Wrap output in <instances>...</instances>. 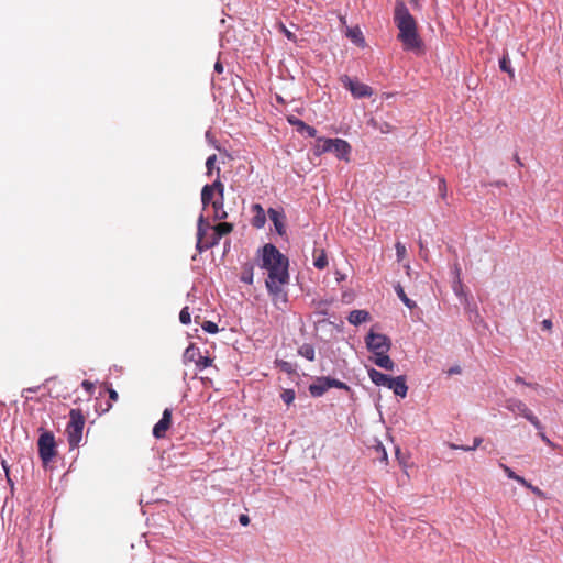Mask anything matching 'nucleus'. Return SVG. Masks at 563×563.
Wrapping results in <instances>:
<instances>
[{
    "mask_svg": "<svg viewBox=\"0 0 563 563\" xmlns=\"http://www.w3.org/2000/svg\"><path fill=\"white\" fill-rule=\"evenodd\" d=\"M498 466L504 471V473L506 474V476L510 479H514L516 481L517 477L519 476L518 474H516L508 465L499 462L498 463Z\"/></svg>",
    "mask_w": 563,
    "mask_h": 563,
    "instance_id": "42",
    "label": "nucleus"
},
{
    "mask_svg": "<svg viewBox=\"0 0 563 563\" xmlns=\"http://www.w3.org/2000/svg\"><path fill=\"white\" fill-rule=\"evenodd\" d=\"M200 355V349L191 343L184 352V361L196 363Z\"/></svg>",
    "mask_w": 563,
    "mask_h": 563,
    "instance_id": "27",
    "label": "nucleus"
},
{
    "mask_svg": "<svg viewBox=\"0 0 563 563\" xmlns=\"http://www.w3.org/2000/svg\"><path fill=\"white\" fill-rule=\"evenodd\" d=\"M280 368H282V371H284L287 374H292V372H294L292 365L286 361L280 362Z\"/></svg>",
    "mask_w": 563,
    "mask_h": 563,
    "instance_id": "46",
    "label": "nucleus"
},
{
    "mask_svg": "<svg viewBox=\"0 0 563 563\" xmlns=\"http://www.w3.org/2000/svg\"><path fill=\"white\" fill-rule=\"evenodd\" d=\"M212 362H213V358H211L210 356H202V355H200L197 358V362L195 363V365H196V368L198 371H202V369L211 366Z\"/></svg>",
    "mask_w": 563,
    "mask_h": 563,
    "instance_id": "35",
    "label": "nucleus"
},
{
    "mask_svg": "<svg viewBox=\"0 0 563 563\" xmlns=\"http://www.w3.org/2000/svg\"><path fill=\"white\" fill-rule=\"evenodd\" d=\"M206 139L209 143H211L217 150H220V147L216 144L217 141L213 139L212 134L210 131H207L206 132Z\"/></svg>",
    "mask_w": 563,
    "mask_h": 563,
    "instance_id": "51",
    "label": "nucleus"
},
{
    "mask_svg": "<svg viewBox=\"0 0 563 563\" xmlns=\"http://www.w3.org/2000/svg\"><path fill=\"white\" fill-rule=\"evenodd\" d=\"M541 325L543 329L545 330H551L552 329V321L550 319H544L542 322H541Z\"/></svg>",
    "mask_w": 563,
    "mask_h": 563,
    "instance_id": "55",
    "label": "nucleus"
},
{
    "mask_svg": "<svg viewBox=\"0 0 563 563\" xmlns=\"http://www.w3.org/2000/svg\"><path fill=\"white\" fill-rule=\"evenodd\" d=\"M328 256L323 249H314L313 251V266L317 269H324L328 266Z\"/></svg>",
    "mask_w": 563,
    "mask_h": 563,
    "instance_id": "25",
    "label": "nucleus"
},
{
    "mask_svg": "<svg viewBox=\"0 0 563 563\" xmlns=\"http://www.w3.org/2000/svg\"><path fill=\"white\" fill-rule=\"evenodd\" d=\"M515 161H516V163H517L519 166H522V163H521V161H520V158H519L518 154H515Z\"/></svg>",
    "mask_w": 563,
    "mask_h": 563,
    "instance_id": "61",
    "label": "nucleus"
},
{
    "mask_svg": "<svg viewBox=\"0 0 563 563\" xmlns=\"http://www.w3.org/2000/svg\"><path fill=\"white\" fill-rule=\"evenodd\" d=\"M340 80L343 87L356 99L368 98L374 93L371 86L360 82L357 79H353L347 75L341 76Z\"/></svg>",
    "mask_w": 563,
    "mask_h": 563,
    "instance_id": "7",
    "label": "nucleus"
},
{
    "mask_svg": "<svg viewBox=\"0 0 563 563\" xmlns=\"http://www.w3.org/2000/svg\"><path fill=\"white\" fill-rule=\"evenodd\" d=\"M239 521L242 526H247L250 523V518L246 515H241Z\"/></svg>",
    "mask_w": 563,
    "mask_h": 563,
    "instance_id": "56",
    "label": "nucleus"
},
{
    "mask_svg": "<svg viewBox=\"0 0 563 563\" xmlns=\"http://www.w3.org/2000/svg\"><path fill=\"white\" fill-rule=\"evenodd\" d=\"M331 142L332 139L323 137V136H316V143L312 147L313 154L316 156H321L325 153L331 152Z\"/></svg>",
    "mask_w": 563,
    "mask_h": 563,
    "instance_id": "19",
    "label": "nucleus"
},
{
    "mask_svg": "<svg viewBox=\"0 0 563 563\" xmlns=\"http://www.w3.org/2000/svg\"><path fill=\"white\" fill-rule=\"evenodd\" d=\"M85 416L80 409H71L69 412V421L66 427L67 441L71 449L77 448L82 439V430L85 427Z\"/></svg>",
    "mask_w": 563,
    "mask_h": 563,
    "instance_id": "3",
    "label": "nucleus"
},
{
    "mask_svg": "<svg viewBox=\"0 0 563 563\" xmlns=\"http://www.w3.org/2000/svg\"><path fill=\"white\" fill-rule=\"evenodd\" d=\"M267 216L274 224L278 235H286V214L283 208H268Z\"/></svg>",
    "mask_w": 563,
    "mask_h": 563,
    "instance_id": "12",
    "label": "nucleus"
},
{
    "mask_svg": "<svg viewBox=\"0 0 563 563\" xmlns=\"http://www.w3.org/2000/svg\"><path fill=\"white\" fill-rule=\"evenodd\" d=\"M214 71L218 73V74H222L223 73V64L221 63L220 59H218L214 64Z\"/></svg>",
    "mask_w": 563,
    "mask_h": 563,
    "instance_id": "53",
    "label": "nucleus"
},
{
    "mask_svg": "<svg viewBox=\"0 0 563 563\" xmlns=\"http://www.w3.org/2000/svg\"><path fill=\"white\" fill-rule=\"evenodd\" d=\"M465 313L467 314L468 321L475 327H485L484 319L479 313L477 303L471 296H465V300L462 301Z\"/></svg>",
    "mask_w": 563,
    "mask_h": 563,
    "instance_id": "10",
    "label": "nucleus"
},
{
    "mask_svg": "<svg viewBox=\"0 0 563 563\" xmlns=\"http://www.w3.org/2000/svg\"><path fill=\"white\" fill-rule=\"evenodd\" d=\"M395 249H396V255H397V258H398L399 261H401V260L405 257L406 252H407L406 246H405L402 243L397 242V243L395 244Z\"/></svg>",
    "mask_w": 563,
    "mask_h": 563,
    "instance_id": "44",
    "label": "nucleus"
},
{
    "mask_svg": "<svg viewBox=\"0 0 563 563\" xmlns=\"http://www.w3.org/2000/svg\"><path fill=\"white\" fill-rule=\"evenodd\" d=\"M81 386L82 388L88 393V394H92L93 389H95V385L93 383L89 382V380H84L81 383Z\"/></svg>",
    "mask_w": 563,
    "mask_h": 563,
    "instance_id": "48",
    "label": "nucleus"
},
{
    "mask_svg": "<svg viewBox=\"0 0 563 563\" xmlns=\"http://www.w3.org/2000/svg\"><path fill=\"white\" fill-rule=\"evenodd\" d=\"M240 282L247 284V285L253 284V282H254V263L252 261H247L242 264Z\"/></svg>",
    "mask_w": 563,
    "mask_h": 563,
    "instance_id": "22",
    "label": "nucleus"
},
{
    "mask_svg": "<svg viewBox=\"0 0 563 563\" xmlns=\"http://www.w3.org/2000/svg\"><path fill=\"white\" fill-rule=\"evenodd\" d=\"M37 446L38 455L43 464L46 466L57 453L54 434L49 431L42 432L37 441Z\"/></svg>",
    "mask_w": 563,
    "mask_h": 563,
    "instance_id": "5",
    "label": "nucleus"
},
{
    "mask_svg": "<svg viewBox=\"0 0 563 563\" xmlns=\"http://www.w3.org/2000/svg\"><path fill=\"white\" fill-rule=\"evenodd\" d=\"M220 168L217 167V179L212 183V184H207L210 188H211V191L212 192H217L218 194V197L217 198H224V185L222 184L221 179H220Z\"/></svg>",
    "mask_w": 563,
    "mask_h": 563,
    "instance_id": "29",
    "label": "nucleus"
},
{
    "mask_svg": "<svg viewBox=\"0 0 563 563\" xmlns=\"http://www.w3.org/2000/svg\"><path fill=\"white\" fill-rule=\"evenodd\" d=\"M394 22L399 30L398 41L405 51H421L423 42L419 36L417 22L402 0H396L394 9Z\"/></svg>",
    "mask_w": 563,
    "mask_h": 563,
    "instance_id": "2",
    "label": "nucleus"
},
{
    "mask_svg": "<svg viewBox=\"0 0 563 563\" xmlns=\"http://www.w3.org/2000/svg\"><path fill=\"white\" fill-rule=\"evenodd\" d=\"M368 373V376L371 378V380L376 385V386H384V387H388L389 386V383L391 380V376L387 375V374H384L375 368H368L367 371Z\"/></svg>",
    "mask_w": 563,
    "mask_h": 563,
    "instance_id": "18",
    "label": "nucleus"
},
{
    "mask_svg": "<svg viewBox=\"0 0 563 563\" xmlns=\"http://www.w3.org/2000/svg\"><path fill=\"white\" fill-rule=\"evenodd\" d=\"M374 452L375 460L379 461L380 463L387 464L388 454L385 446L380 442H378V444L374 446Z\"/></svg>",
    "mask_w": 563,
    "mask_h": 563,
    "instance_id": "34",
    "label": "nucleus"
},
{
    "mask_svg": "<svg viewBox=\"0 0 563 563\" xmlns=\"http://www.w3.org/2000/svg\"><path fill=\"white\" fill-rule=\"evenodd\" d=\"M391 119L393 115L389 113L376 112L368 119L367 125L379 131L382 134H388L395 130V124Z\"/></svg>",
    "mask_w": 563,
    "mask_h": 563,
    "instance_id": "8",
    "label": "nucleus"
},
{
    "mask_svg": "<svg viewBox=\"0 0 563 563\" xmlns=\"http://www.w3.org/2000/svg\"><path fill=\"white\" fill-rule=\"evenodd\" d=\"M211 229V224L209 221L205 218V216L201 213L197 221V243H196V250L199 253H202L207 251L208 249H205L203 245H206V239L210 236L208 232Z\"/></svg>",
    "mask_w": 563,
    "mask_h": 563,
    "instance_id": "11",
    "label": "nucleus"
},
{
    "mask_svg": "<svg viewBox=\"0 0 563 563\" xmlns=\"http://www.w3.org/2000/svg\"><path fill=\"white\" fill-rule=\"evenodd\" d=\"M172 413L173 411L170 408L164 409L162 418L153 428L152 433L155 439H163L166 437V432L172 426Z\"/></svg>",
    "mask_w": 563,
    "mask_h": 563,
    "instance_id": "13",
    "label": "nucleus"
},
{
    "mask_svg": "<svg viewBox=\"0 0 563 563\" xmlns=\"http://www.w3.org/2000/svg\"><path fill=\"white\" fill-rule=\"evenodd\" d=\"M258 265L267 271L265 287L272 299L277 305L287 303L288 294L284 286L289 283V258L283 254L274 244L267 243L257 250Z\"/></svg>",
    "mask_w": 563,
    "mask_h": 563,
    "instance_id": "1",
    "label": "nucleus"
},
{
    "mask_svg": "<svg viewBox=\"0 0 563 563\" xmlns=\"http://www.w3.org/2000/svg\"><path fill=\"white\" fill-rule=\"evenodd\" d=\"M283 32L285 34V36L290 40V41H296V36L292 32L288 31L284 25H283Z\"/></svg>",
    "mask_w": 563,
    "mask_h": 563,
    "instance_id": "52",
    "label": "nucleus"
},
{
    "mask_svg": "<svg viewBox=\"0 0 563 563\" xmlns=\"http://www.w3.org/2000/svg\"><path fill=\"white\" fill-rule=\"evenodd\" d=\"M346 34L354 44L362 47L365 45V38L358 27L347 29Z\"/></svg>",
    "mask_w": 563,
    "mask_h": 563,
    "instance_id": "31",
    "label": "nucleus"
},
{
    "mask_svg": "<svg viewBox=\"0 0 563 563\" xmlns=\"http://www.w3.org/2000/svg\"><path fill=\"white\" fill-rule=\"evenodd\" d=\"M449 448L452 450H462V451H465V449H470L468 445H457L455 443H449Z\"/></svg>",
    "mask_w": 563,
    "mask_h": 563,
    "instance_id": "54",
    "label": "nucleus"
},
{
    "mask_svg": "<svg viewBox=\"0 0 563 563\" xmlns=\"http://www.w3.org/2000/svg\"><path fill=\"white\" fill-rule=\"evenodd\" d=\"M213 197L214 192L211 191L208 185H205L201 189V205L203 210L207 209L209 205L212 206Z\"/></svg>",
    "mask_w": 563,
    "mask_h": 563,
    "instance_id": "28",
    "label": "nucleus"
},
{
    "mask_svg": "<svg viewBox=\"0 0 563 563\" xmlns=\"http://www.w3.org/2000/svg\"><path fill=\"white\" fill-rule=\"evenodd\" d=\"M216 161H217V155L216 154H212V155H210L207 158V161H206V169H207L206 174H207V176H211L213 170L217 169V167L214 165Z\"/></svg>",
    "mask_w": 563,
    "mask_h": 563,
    "instance_id": "39",
    "label": "nucleus"
},
{
    "mask_svg": "<svg viewBox=\"0 0 563 563\" xmlns=\"http://www.w3.org/2000/svg\"><path fill=\"white\" fill-rule=\"evenodd\" d=\"M453 273H454L455 279L461 278V268H460L459 264L454 265Z\"/></svg>",
    "mask_w": 563,
    "mask_h": 563,
    "instance_id": "58",
    "label": "nucleus"
},
{
    "mask_svg": "<svg viewBox=\"0 0 563 563\" xmlns=\"http://www.w3.org/2000/svg\"><path fill=\"white\" fill-rule=\"evenodd\" d=\"M288 122L292 126H296L297 132H299L300 134H306L308 137H316L317 129L307 124L302 120L295 117H290L288 118Z\"/></svg>",
    "mask_w": 563,
    "mask_h": 563,
    "instance_id": "16",
    "label": "nucleus"
},
{
    "mask_svg": "<svg viewBox=\"0 0 563 563\" xmlns=\"http://www.w3.org/2000/svg\"><path fill=\"white\" fill-rule=\"evenodd\" d=\"M537 497L539 498H545V494L543 490H541L539 487L533 486L531 484V487L529 488Z\"/></svg>",
    "mask_w": 563,
    "mask_h": 563,
    "instance_id": "49",
    "label": "nucleus"
},
{
    "mask_svg": "<svg viewBox=\"0 0 563 563\" xmlns=\"http://www.w3.org/2000/svg\"><path fill=\"white\" fill-rule=\"evenodd\" d=\"M233 230V225L229 222H222L217 225H211L210 231L211 234L209 238L206 239V245H203L205 249H211L216 246L222 236L229 234Z\"/></svg>",
    "mask_w": 563,
    "mask_h": 563,
    "instance_id": "9",
    "label": "nucleus"
},
{
    "mask_svg": "<svg viewBox=\"0 0 563 563\" xmlns=\"http://www.w3.org/2000/svg\"><path fill=\"white\" fill-rule=\"evenodd\" d=\"M516 482L528 489L531 487V483H529L525 477H522L520 475L517 477Z\"/></svg>",
    "mask_w": 563,
    "mask_h": 563,
    "instance_id": "50",
    "label": "nucleus"
},
{
    "mask_svg": "<svg viewBox=\"0 0 563 563\" xmlns=\"http://www.w3.org/2000/svg\"><path fill=\"white\" fill-rule=\"evenodd\" d=\"M499 68L501 71L507 73L510 78L515 77V70L511 67V62L507 53L499 59Z\"/></svg>",
    "mask_w": 563,
    "mask_h": 563,
    "instance_id": "32",
    "label": "nucleus"
},
{
    "mask_svg": "<svg viewBox=\"0 0 563 563\" xmlns=\"http://www.w3.org/2000/svg\"><path fill=\"white\" fill-rule=\"evenodd\" d=\"M252 209L254 211L252 225L257 229L263 228L266 223V212L264 208L260 203H255L253 205Z\"/></svg>",
    "mask_w": 563,
    "mask_h": 563,
    "instance_id": "20",
    "label": "nucleus"
},
{
    "mask_svg": "<svg viewBox=\"0 0 563 563\" xmlns=\"http://www.w3.org/2000/svg\"><path fill=\"white\" fill-rule=\"evenodd\" d=\"M483 442V438L481 437H475L474 440H473V444L470 445V449H465V452H468V451H474L475 449H477Z\"/></svg>",
    "mask_w": 563,
    "mask_h": 563,
    "instance_id": "47",
    "label": "nucleus"
},
{
    "mask_svg": "<svg viewBox=\"0 0 563 563\" xmlns=\"http://www.w3.org/2000/svg\"><path fill=\"white\" fill-rule=\"evenodd\" d=\"M280 398L286 405H290L294 402L296 398V393L294 389H284L280 394Z\"/></svg>",
    "mask_w": 563,
    "mask_h": 563,
    "instance_id": "38",
    "label": "nucleus"
},
{
    "mask_svg": "<svg viewBox=\"0 0 563 563\" xmlns=\"http://www.w3.org/2000/svg\"><path fill=\"white\" fill-rule=\"evenodd\" d=\"M325 378H327V385L329 386V389L338 388V389H343L347 393L352 391L351 387L347 384H345L344 382H341V380L330 377V376H325Z\"/></svg>",
    "mask_w": 563,
    "mask_h": 563,
    "instance_id": "33",
    "label": "nucleus"
},
{
    "mask_svg": "<svg viewBox=\"0 0 563 563\" xmlns=\"http://www.w3.org/2000/svg\"><path fill=\"white\" fill-rule=\"evenodd\" d=\"M452 289L457 297H463V300H465V296H468L467 294L464 292V286L461 278L454 279Z\"/></svg>",
    "mask_w": 563,
    "mask_h": 563,
    "instance_id": "36",
    "label": "nucleus"
},
{
    "mask_svg": "<svg viewBox=\"0 0 563 563\" xmlns=\"http://www.w3.org/2000/svg\"><path fill=\"white\" fill-rule=\"evenodd\" d=\"M505 408L512 412L518 413L525 419H527L536 429H541L540 419L532 412L531 409L520 399L518 398H508L505 401Z\"/></svg>",
    "mask_w": 563,
    "mask_h": 563,
    "instance_id": "4",
    "label": "nucleus"
},
{
    "mask_svg": "<svg viewBox=\"0 0 563 563\" xmlns=\"http://www.w3.org/2000/svg\"><path fill=\"white\" fill-rule=\"evenodd\" d=\"M201 328L203 331H206L207 333H210V334H216L219 332L218 324L214 323L213 321H205L201 324Z\"/></svg>",
    "mask_w": 563,
    "mask_h": 563,
    "instance_id": "40",
    "label": "nucleus"
},
{
    "mask_svg": "<svg viewBox=\"0 0 563 563\" xmlns=\"http://www.w3.org/2000/svg\"><path fill=\"white\" fill-rule=\"evenodd\" d=\"M212 209H213V219L214 220L227 219L228 213L224 210V198H216L212 201Z\"/></svg>",
    "mask_w": 563,
    "mask_h": 563,
    "instance_id": "24",
    "label": "nucleus"
},
{
    "mask_svg": "<svg viewBox=\"0 0 563 563\" xmlns=\"http://www.w3.org/2000/svg\"><path fill=\"white\" fill-rule=\"evenodd\" d=\"M298 354L312 362L316 358V351L312 344L305 343L298 349Z\"/></svg>",
    "mask_w": 563,
    "mask_h": 563,
    "instance_id": "30",
    "label": "nucleus"
},
{
    "mask_svg": "<svg viewBox=\"0 0 563 563\" xmlns=\"http://www.w3.org/2000/svg\"><path fill=\"white\" fill-rule=\"evenodd\" d=\"M394 289L398 296V298L402 301V303L409 308V309H413L417 307V303L416 301L411 300L410 298H408V296L406 295L402 286L398 283L394 286Z\"/></svg>",
    "mask_w": 563,
    "mask_h": 563,
    "instance_id": "26",
    "label": "nucleus"
},
{
    "mask_svg": "<svg viewBox=\"0 0 563 563\" xmlns=\"http://www.w3.org/2000/svg\"><path fill=\"white\" fill-rule=\"evenodd\" d=\"M371 318L369 312L362 309L352 310L347 316V321L353 325H360L363 322L368 321Z\"/></svg>",
    "mask_w": 563,
    "mask_h": 563,
    "instance_id": "23",
    "label": "nucleus"
},
{
    "mask_svg": "<svg viewBox=\"0 0 563 563\" xmlns=\"http://www.w3.org/2000/svg\"><path fill=\"white\" fill-rule=\"evenodd\" d=\"M495 185H496V186H501V185H505V183H503V181H497Z\"/></svg>",
    "mask_w": 563,
    "mask_h": 563,
    "instance_id": "62",
    "label": "nucleus"
},
{
    "mask_svg": "<svg viewBox=\"0 0 563 563\" xmlns=\"http://www.w3.org/2000/svg\"><path fill=\"white\" fill-rule=\"evenodd\" d=\"M109 396H110V399L113 400V401H117L118 400V393L113 389H109Z\"/></svg>",
    "mask_w": 563,
    "mask_h": 563,
    "instance_id": "59",
    "label": "nucleus"
},
{
    "mask_svg": "<svg viewBox=\"0 0 563 563\" xmlns=\"http://www.w3.org/2000/svg\"><path fill=\"white\" fill-rule=\"evenodd\" d=\"M366 347L373 354L389 352L391 340L386 334L375 333L372 330L365 336Z\"/></svg>",
    "mask_w": 563,
    "mask_h": 563,
    "instance_id": "6",
    "label": "nucleus"
},
{
    "mask_svg": "<svg viewBox=\"0 0 563 563\" xmlns=\"http://www.w3.org/2000/svg\"><path fill=\"white\" fill-rule=\"evenodd\" d=\"M515 383L516 384H520V385H525V386H528V387H532L534 389L539 388L538 384L527 383L521 376H516L515 377Z\"/></svg>",
    "mask_w": 563,
    "mask_h": 563,
    "instance_id": "45",
    "label": "nucleus"
},
{
    "mask_svg": "<svg viewBox=\"0 0 563 563\" xmlns=\"http://www.w3.org/2000/svg\"><path fill=\"white\" fill-rule=\"evenodd\" d=\"M449 375H453V374H461V367L459 365H455V366H452L449 372H448Z\"/></svg>",
    "mask_w": 563,
    "mask_h": 563,
    "instance_id": "57",
    "label": "nucleus"
},
{
    "mask_svg": "<svg viewBox=\"0 0 563 563\" xmlns=\"http://www.w3.org/2000/svg\"><path fill=\"white\" fill-rule=\"evenodd\" d=\"M387 388L393 390V393L396 396L405 398L406 395H407V391H408V386L406 384V377L402 376V375L401 376H397V377H393L390 383H389V386Z\"/></svg>",
    "mask_w": 563,
    "mask_h": 563,
    "instance_id": "15",
    "label": "nucleus"
},
{
    "mask_svg": "<svg viewBox=\"0 0 563 563\" xmlns=\"http://www.w3.org/2000/svg\"><path fill=\"white\" fill-rule=\"evenodd\" d=\"M438 191H439L440 198L442 200H445L446 196H448V186H446V180L444 179V177H439V179H438Z\"/></svg>",
    "mask_w": 563,
    "mask_h": 563,
    "instance_id": "37",
    "label": "nucleus"
},
{
    "mask_svg": "<svg viewBox=\"0 0 563 563\" xmlns=\"http://www.w3.org/2000/svg\"><path fill=\"white\" fill-rule=\"evenodd\" d=\"M540 439L549 446L553 448L554 443L547 437L544 432V426L541 423V429H537Z\"/></svg>",
    "mask_w": 563,
    "mask_h": 563,
    "instance_id": "43",
    "label": "nucleus"
},
{
    "mask_svg": "<svg viewBox=\"0 0 563 563\" xmlns=\"http://www.w3.org/2000/svg\"><path fill=\"white\" fill-rule=\"evenodd\" d=\"M329 390L325 376L317 377L316 382L309 385V393L312 397H321Z\"/></svg>",
    "mask_w": 563,
    "mask_h": 563,
    "instance_id": "17",
    "label": "nucleus"
},
{
    "mask_svg": "<svg viewBox=\"0 0 563 563\" xmlns=\"http://www.w3.org/2000/svg\"><path fill=\"white\" fill-rule=\"evenodd\" d=\"M179 320L183 324H189L191 322V316L188 307H184L179 312Z\"/></svg>",
    "mask_w": 563,
    "mask_h": 563,
    "instance_id": "41",
    "label": "nucleus"
},
{
    "mask_svg": "<svg viewBox=\"0 0 563 563\" xmlns=\"http://www.w3.org/2000/svg\"><path fill=\"white\" fill-rule=\"evenodd\" d=\"M352 147L350 143L343 139H332L331 152L336 158L349 162Z\"/></svg>",
    "mask_w": 563,
    "mask_h": 563,
    "instance_id": "14",
    "label": "nucleus"
},
{
    "mask_svg": "<svg viewBox=\"0 0 563 563\" xmlns=\"http://www.w3.org/2000/svg\"><path fill=\"white\" fill-rule=\"evenodd\" d=\"M410 3L413 8H419L420 7V3H419V0H410Z\"/></svg>",
    "mask_w": 563,
    "mask_h": 563,
    "instance_id": "60",
    "label": "nucleus"
},
{
    "mask_svg": "<svg viewBox=\"0 0 563 563\" xmlns=\"http://www.w3.org/2000/svg\"><path fill=\"white\" fill-rule=\"evenodd\" d=\"M374 363L380 368L393 371L395 367L394 361L389 357L388 352L374 354Z\"/></svg>",
    "mask_w": 563,
    "mask_h": 563,
    "instance_id": "21",
    "label": "nucleus"
}]
</instances>
